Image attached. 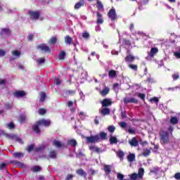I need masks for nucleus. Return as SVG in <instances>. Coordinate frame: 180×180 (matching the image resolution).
I'll return each instance as SVG.
<instances>
[{
    "label": "nucleus",
    "instance_id": "obj_4",
    "mask_svg": "<svg viewBox=\"0 0 180 180\" xmlns=\"http://www.w3.org/2000/svg\"><path fill=\"white\" fill-rule=\"evenodd\" d=\"M107 16H108L109 19H110L112 22H115V20H117V14H116V9L112 7V8L110 9L108 13H107Z\"/></svg>",
    "mask_w": 180,
    "mask_h": 180
},
{
    "label": "nucleus",
    "instance_id": "obj_3",
    "mask_svg": "<svg viewBox=\"0 0 180 180\" xmlns=\"http://www.w3.org/2000/svg\"><path fill=\"white\" fill-rule=\"evenodd\" d=\"M159 136L160 137V143L163 144H168V143H169V134L168 131L161 130L159 132Z\"/></svg>",
    "mask_w": 180,
    "mask_h": 180
},
{
    "label": "nucleus",
    "instance_id": "obj_25",
    "mask_svg": "<svg viewBox=\"0 0 180 180\" xmlns=\"http://www.w3.org/2000/svg\"><path fill=\"white\" fill-rule=\"evenodd\" d=\"M49 157L50 158H52V160H56V158H57V151L56 150H51V152H49Z\"/></svg>",
    "mask_w": 180,
    "mask_h": 180
},
{
    "label": "nucleus",
    "instance_id": "obj_44",
    "mask_svg": "<svg viewBox=\"0 0 180 180\" xmlns=\"http://www.w3.org/2000/svg\"><path fill=\"white\" fill-rule=\"evenodd\" d=\"M108 131H110V133H115V130H116V127L113 125H110L108 127Z\"/></svg>",
    "mask_w": 180,
    "mask_h": 180
},
{
    "label": "nucleus",
    "instance_id": "obj_15",
    "mask_svg": "<svg viewBox=\"0 0 180 180\" xmlns=\"http://www.w3.org/2000/svg\"><path fill=\"white\" fill-rule=\"evenodd\" d=\"M129 143L131 147H137L139 146V141L136 137H133L131 140L129 141Z\"/></svg>",
    "mask_w": 180,
    "mask_h": 180
},
{
    "label": "nucleus",
    "instance_id": "obj_31",
    "mask_svg": "<svg viewBox=\"0 0 180 180\" xmlns=\"http://www.w3.org/2000/svg\"><path fill=\"white\" fill-rule=\"evenodd\" d=\"M68 146H72V147H76V146L78 145V143H77V141L75 139H70L68 141Z\"/></svg>",
    "mask_w": 180,
    "mask_h": 180
},
{
    "label": "nucleus",
    "instance_id": "obj_51",
    "mask_svg": "<svg viewBox=\"0 0 180 180\" xmlns=\"http://www.w3.org/2000/svg\"><path fill=\"white\" fill-rule=\"evenodd\" d=\"M172 78H173L174 81H177V79H179V73L173 74Z\"/></svg>",
    "mask_w": 180,
    "mask_h": 180
},
{
    "label": "nucleus",
    "instance_id": "obj_39",
    "mask_svg": "<svg viewBox=\"0 0 180 180\" xmlns=\"http://www.w3.org/2000/svg\"><path fill=\"white\" fill-rule=\"evenodd\" d=\"M37 63L38 65H41L42 64H44L46 63V59L44 58H39L37 60Z\"/></svg>",
    "mask_w": 180,
    "mask_h": 180
},
{
    "label": "nucleus",
    "instance_id": "obj_35",
    "mask_svg": "<svg viewBox=\"0 0 180 180\" xmlns=\"http://www.w3.org/2000/svg\"><path fill=\"white\" fill-rule=\"evenodd\" d=\"M117 156L120 158V160H123L124 158V152L123 150H118Z\"/></svg>",
    "mask_w": 180,
    "mask_h": 180
},
{
    "label": "nucleus",
    "instance_id": "obj_63",
    "mask_svg": "<svg viewBox=\"0 0 180 180\" xmlns=\"http://www.w3.org/2000/svg\"><path fill=\"white\" fill-rule=\"evenodd\" d=\"M174 56L176 58H180V52H174Z\"/></svg>",
    "mask_w": 180,
    "mask_h": 180
},
{
    "label": "nucleus",
    "instance_id": "obj_37",
    "mask_svg": "<svg viewBox=\"0 0 180 180\" xmlns=\"http://www.w3.org/2000/svg\"><path fill=\"white\" fill-rule=\"evenodd\" d=\"M49 44H52V45L56 44L57 43V37H51L49 39Z\"/></svg>",
    "mask_w": 180,
    "mask_h": 180
},
{
    "label": "nucleus",
    "instance_id": "obj_26",
    "mask_svg": "<svg viewBox=\"0 0 180 180\" xmlns=\"http://www.w3.org/2000/svg\"><path fill=\"white\" fill-rule=\"evenodd\" d=\"M100 140H106L108 139V134L105 131H101L99 133Z\"/></svg>",
    "mask_w": 180,
    "mask_h": 180
},
{
    "label": "nucleus",
    "instance_id": "obj_34",
    "mask_svg": "<svg viewBox=\"0 0 180 180\" xmlns=\"http://www.w3.org/2000/svg\"><path fill=\"white\" fill-rule=\"evenodd\" d=\"M12 55L14 56V57L19 58L20 56H22V53H20L18 50L12 51Z\"/></svg>",
    "mask_w": 180,
    "mask_h": 180
},
{
    "label": "nucleus",
    "instance_id": "obj_48",
    "mask_svg": "<svg viewBox=\"0 0 180 180\" xmlns=\"http://www.w3.org/2000/svg\"><path fill=\"white\" fill-rule=\"evenodd\" d=\"M33 150H34V144H31L27 148V151L28 153H31L32 151H33Z\"/></svg>",
    "mask_w": 180,
    "mask_h": 180
},
{
    "label": "nucleus",
    "instance_id": "obj_27",
    "mask_svg": "<svg viewBox=\"0 0 180 180\" xmlns=\"http://www.w3.org/2000/svg\"><path fill=\"white\" fill-rule=\"evenodd\" d=\"M89 150H91V151H94V153H97L98 154L101 153V148H98L95 146H89Z\"/></svg>",
    "mask_w": 180,
    "mask_h": 180
},
{
    "label": "nucleus",
    "instance_id": "obj_20",
    "mask_svg": "<svg viewBox=\"0 0 180 180\" xmlns=\"http://www.w3.org/2000/svg\"><path fill=\"white\" fill-rule=\"evenodd\" d=\"M97 25H102L103 23V18L101 13H97V20H96Z\"/></svg>",
    "mask_w": 180,
    "mask_h": 180
},
{
    "label": "nucleus",
    "instance_id": "obj_30",
    "mask_svg": "<svg viewBox=\"0 0 180 180\" xmlns=\"http://www.w3.org/2000/svg\"><path fill=\"white\" fill-rule=\"evenodd\" d=\"M104 171L106 174V175H109L110 172H112V169H110V165H106L104 166Z\"/></svg>",
    "mask_w": 180,
    "mask_h": 180
},
{
    "label": "nucleus",
    "instance_id": "obj_43",
    "mask_svg": "<svg viewBox=\"0 0 180 180\" xmlns=\"http://www.w3.org/2000/svg\"><path fill=\"white\" fill-rule=\"evenodd\" d=\"M6 127H7V129H9L10 130H12V129H15V124L13 122H10V123L6 124Z\"/></svg>",
    "mask_w": 180,
    "mask_h": 180
},
{
    "label": "nucleus",
    "instance_id": "obj_62",
    "mask_svg": "<svg viewBox=\"0 0 180 180\" xmlns=\"http://www.w3.org/2000/svg\"><path fill=\"white\" fill-rule=\"evenodd\" d=\"M72 178H74V176H73L72 174H68V175L66 176L65 180H71V179H72Z\"/></svg>",
    "mask_w": 180,
    "mask_h": 180
},
{
    "label": "nucleus",
    "instance_id": "obj_55",
    "mask_svg": "<svg viewBox=\"0 0 180 180\" xmlns=\"http://www.w3.org/2000/svg\"><path fill=\"white\" fill-rule=\"evenodd\" d=\"M120 126L122 129H126V127H127V123H126L125 122H122L120 123Z\"/></svg>",
    "mask_w": 180,
    "mask_h": 180
},
{
    "label": "nucleus",
    "instance_id": "obj_28",
    "mask_svg": "<svg viewBox=\"0 0 180 180\" xmlns=\"http://www.w3.org/2000/svg\"><path fill=\"white\" fill-rule=\"evenodd\" d=\"M108 76L110 78H116V77H117V73L116 72V70H111L108 72Z\"/></svg>",
    "mask_w": 180,
    "mask_h": 180
},
{
    "label": "nucleus",
    "instance_id": "obj_38",
    "mask_svg": "<svg viewBox=\"0 0 180 180\" xmlns=\"http://www.w3.org/2000/svg\"><path fill=\"white\" fill-rule=\"evenodd\" d=\"M110 144H116L117 143V138L115 136H111L110 138Z\"/></svg>",
    "mask_w": 180,
    "mask_h": 180
},
{
    "label": "nucleus",
    "instance_id": "obj_52",
    "mask_svg": "<svg viewBox=\"0 0 180 180\" xmlns=\"http://www.w3.org/2000/svg\"><path fill=\"white\" fill-rule=\"evenodd\" d=\"M97 5H98V9H103V4H102V2L101 1L97 0Z\"/></svg>",
    "mask_w": 180,
    "mask_h": 180
},
{
    "label": "nucleus",
    "instance_id": "obj_7",
    "mask_svg": "<svg viewBox=\"0 0 180 180\" xmlns=\"http://www.w3.org/2000/svg\"><path fill=\"white\" fill-rule=\"evenodd\" d=\"M8 139H10V140H15V141H17L18 143H20V144H23V141L20 137H19L18 135L14 134H10L7 135Z\"/></svg>",
    "mask_w": 180,
    "mask_h": 180
},
{
    "label": "nucleus",
    "instance_id": "obj_56",
    "mask_svg": "<svg viewBox=\"0 0 180 180\" xmlns=\"http://www.w3.org/2000/svg\"><path fill=\"white\" fill-rule=\"evenodd\" d=\"M138 96H139V98L142 99V101H144L146 99V94H144L139 93L138 94Z\"/></svg>",
    "mask_w": 180,
    "mask_h": 180
},
{
    "label": "nucleus",
    "instance_id": "obj_59",
    "mask_svg": "<svg viewBox=\"0 0 180 180\" xmlns=\"http://www.w3.org/2000/svg\"><path fill=\"white\" fill-rule=\"evenodd\" d=\"M174 178L177 180H180V172H177L174 174Z\"/></svg>",
    "mask_w": 180,
    "mask_h": 180
},
{
    "label": "nucleus",
    "instance_id": "obj_33",
    "mask_svg": "<svg viewBox=\"0 0 180 180\" xmlns=\"http://www.w3.org/2000/svg\"><path fill=\"white\" fill-rule=\"evenodd\" d=\"M13 155L15 158H18V160H20V158H23V153L20 152L14 153Z\"/></svg>",
    "mask_w": 180,
    "mask_h": 180
},
{
    "label": "nucleus",
    "instance_id": "obj_12",
    "mask_svg": "<svg viewBox=\"0 0 180 180\" xmlns=\"http://www.w3.org/2000/svg\"><path fill=\"white\" fill-rule=\"evenodd\" d=\"M100 113L103 116H107L108 115H110V109L107 107H104L100 110Z\"/></svg>",
    "mask_w": 180,
    "mask_h": 180
},
{
    "label": "nucleus",
    "instance_id": "obj_21",
    "mask_svg": "<svg viewBox=\"0 0 180 180\" xmlns=\"http://www.w3.org/2000/svg\"><path fill=\"white\" fill-rule=\"evenodd\" d=\"M109 92H110V89H109V87H105L100 91V95H101V96H106Z\"/></svg>",
    "mask_w": 180,
    "mask_h": 180
},
{
    "label": "nucleus",
    "instance_id": "obj_40",
    "mask_svg": "<svg viewBox=\"0 0 180 180\" xmlns=\"http://www.w3.org/2000/svg\"><path fill=\"white\" fill-rule=\"evenodd\" d=\"M46 95L45 92H42L40 94V102H44V101H46Z\"/></svg>",
    "mask_w": 180,
    "mask_h": 180
},
{
    "label": "nucleus",
    "instance_id": "obj_2",
    "mask_svg": "<svg viewBox=\"0 0 180 180\" xmlns=\"http://www.w3.org/2000/svg\"><path fill=\"white\" fill-rule=\"evenodd\" d=\"M51 124V121L49 120L41 119L36 122V124L32 126V130L37 134H40L41 130L40 129V126H44V127H49Z\"/></svg>",
    "mask_w": 180,
    "mask_h": 180
},
{
    "label": "nucleus",
    "instance_id": "obj_22",
    "mask_svg": "<svg viewBox=\"0 0 180 180\" xmlns=\"http://www.w3.org/2000/svg\"><path fill=\"white\" fill-rule=\"evenodd\" d=\"M170 123L174 126H175L176 124H178V123H179V120L178 119V117L176 116L171 117Z\"/></svg>",
    "mask_w": 180,
    "mask_h": 180
},
{
    "label": "nucleus",
    "instance_id": "obj_19",
    "mask_svg": "<svg viewBox=\"0 0 180 180\" xmlns=\"http://www.w3.org/2000/svg\"><path fill=\"white\" fill-rule=\"evenodd\" d=\"M127 160L129 162H134L136 161V154L129 153L127 156Z\"/></svg>",
    "mask_w": 180,
    "mask_h": 180
},
{
    "label": "nucleus",
    "instance_id": "obj_23",
    "mask_svg": "<svg viewBox=\"0 0 180 180\" xmlns=\"http://www.w3.org/2000/svg\"><path fill=\"white\" fill-rule=\"evenodd\" d=\"M53 146H54L55 147H57V148H60V147H63V146H64V144H63V143L58 141L57 139H54L53 141Z\"/></svg>",
    "mask_w": 180,
    "mask_h": 180
},
{
    "label": "nucleus",
    "instance_id": "obj_49",
    "mask_svg": "<svg viewBox=\"0 0 180 180\" xmlns=\"http://www.w3.org/2000/svg\"><path fill=\"white\" fill-rule=\"evenodd\" d=\"M33 39H34V34H29L28 36L27 37V41H32Z\"/></svg>",
    "mask_w": 180,
    "mask_h": 180
},
{
    "label": "nucleus",
    "instance_id": "obj_50",
    "mask_svg": "<svg viewBox=\"0 0 180 180\" xmlns=\"http://www.w3.org/2000/svg\"><path fill=\"white\" fill-rule=\"evenodd\" d=\"M123 43L125 44V46H131V41L129 39H123Z\"/></svg>",
    "mask_w": 180,
    "mask_h": 180
},
{
    "label": "nucleus",
    "instance_id": "obj_46",
    "mask_svg": "<svg viewBox=\"0 0 180 180\" xmlns=\"http://www.w3.org/2000/svg\"><path fill=\"white\" fill-rule=\"evenodd\" d=\"M128 66H129V68H131V70H133V71H137L139 68L137 65L129 64Z\"/></svg>",
    "mask_w": 180,
    "mask_h": 180
},
{
    "label": "nucleus",
    "instance_id": "obj_5",
    "mask_svg": "<svg viewBox=\"0 0 180 180\" xmlns=\"http://www.w3.org/2000/svg\"><path fill=\"white\" fill-rule=\"evenodd\" d=\"M86 143H98L101 140L99 134H96L94 136H86Z\"/></svg>",
    "mask_w": 180,
    "mask_h": 180
},
{
    "label": "nucleus",
    "instance_id": "obj_13",
    "mask_svg": "<svg viewBox=\"0 0 180 180\" xmlns=\"http://www.w3.org/2000/svg\"><path fill=\"white\" fill-rule=\"evenodd\" d=\"M14 96L15 98H23L26 96V92L24 91H17L14 93Z\"/></svg>",
    "mask_w": 180,
    "mask_h": 180
},
{
    "label": "nucleus",
    "instance_id": "obj_58",
    "mask_svg": "<svg viewBox=\"0 0 180 180\" xmlns=\"http://www.w3.org/2000/svg\"><path fill=\"white\" fill-rule=\"evenodd\" d=\"M128 133H129V134H136V131L131 128H129L128 129Z\"/></svg>",
    "mask_w": 180,
    "mask_h": 180
},
{
    "label": "nucleus",
    "instance_id": "obj_18",
    "mask_svg": "<svg viewBox=\"0 0 180 180\" xmlns=\"http://www.w3.org/2000/svg\"><path fill=\"white\" fill-rule=\"evenodd\" d=\"M73 41L74 39H72V37H71L70 35H67L65 37V44H68L69 46H70V44H72Z\"/></svg>",
    "mask_w": 180,
    "mask_h": 180
},
{
    "label": "nucleus",
    "instance_id": "obj_10",
    "mask_svg": "<svg viewBox=\"0 0 180 180\" xmlns=\"http://www.w3.org/2000/svg\"><path fill=\"white\" fill-rule=\"evenodd\" d=\"M123 101L124 105H127V103H139V100L136 98H124Z\"/></svg>",
    "mask_w": 180,
    "mask_h": 180
},
{
    "label": "nucleus",
    "instance_id": "obj_61",
    "mask_svg": "<svg viewBox=\"0 0 180 180\" xmlns=\"http://www.w3.org/2000/svg\"><path fill=\"white\" fill-rule=\"evenodd\" d=\"M169 133H170V134H172V131H174V127L170 126L168 129H167Z\"/></svg>",
    "mask_w": 180,
    "mask_h": 180
},
{
    "label": "nucleus",
    "instance_id": "obj_11",
    "mask_svg": "<svg viewBox=\"0 0 180 180\" xmlns=\"http://www.w3.org/2000/svg\"><path fill=\"white\" fill-rule=\"evenodd\" d=\"M0 36L4 39L5 36H11V30L9 28H3L0 32Z\"/></svg>",
    "mask_w": 180,
    "mask_h": 180
},
{
    "label": "nucleus",
    "instance_id": "obj_53",
    "mask_svg": "<svg viewBox=\"0 0 180 180\" xmlns=\"http://www.w3.org/2000/svg\"><path fill=\"white\" fill-rule=\"evenodd\" d=\"M150 102H155V103H158V102H160V99L157 97H153L152 98H150Z\"/></svg>",
    "mask_w": 180,
    "mask_h": 180
},
{
    "label": "nucleus",
    "instance_id": "obj_1",
    "mask_svg": "<svg viewBox=\"0 0 180 180\" xmlns=\"http://www.w3.org/2000/svg\"><path fill=\"white\" fill-rule=\"evenodd\" d=\"M143 176H144V168L140 167L138 170L137 173H133L129 176V179H124V175L122 174V173H117V178L118 180H136V179H143Z\"/></svg>",
    "mask_w": 180,
    "mask_h": 180
},
{
    "label": "nucleus",
    "instance_id": "obj_57",
    "mask_svg": "<svg viewBox=\"0 0 180 180\" xmlns=\"http://www.w3.org/2000/svg\"><path fill=\"white\" fill-rule=\"evenodd\" d=\"M20 122L23 123L25 120H26V115H23L22 114L20 115Z\"/></svg>",
    "mask_w": 180,
    "mask_h": 180
},
{
    "label": "nucleus",
    "instance_id": "obj_9",
    "mask_svg": "<svg viewBox=\"0 0 180 180\" xmlns=\"http://www.w3.org/2000/svg\"><path fill=\"white\" fill-rule=\"evenodd\" d=\"M101 104L102 108H108L109 106H112V100L110 98H104L101 102Z\"/></svg>",
    "mask_w": 180,
    "mask_h": 180
},
{
    "label": "nucleus",
    "instance_id": "obj_42",
    "mask_svg": "<svg viewBox=\"0 0 180 180\" xmlns=\"http://www.w3.org/2000/svg\"><path fill=\"white\" fill-rule=\"evenodd\" d=\"M10 164H15V165H18V167H23V163L16 160H11Z\"/></svg>",
    "mask_w": 180,
    "mask_h": 180
},
{
    "label": "nucleus",
    "instance_id": "obj_36",
    "mask_svg": "<svg viewBox=\"0 0 180 180\" xmlns=\"http://www.w3.org/2000/svg\"><path fill=\"white\" fill-rule=\"evenodd\" d=\"M31 171H32V172H39L41 171V167L40 166H34L31 169Z\"/></svg>",
    "mask_w": 180,
    "mask_h": 180
},
{
    "label": "nucleus",
    "instance_id": "obj_6",
    "mask_svg": "<svg viewBox=\"0 0 180 180\" xmlns=\"http://www.w3.org/2000/svg\"><path fill=\"white\" fill-rule=\"evenodd\" d=\"M38 50H41V51H44L45 53H51V49L50 46L46 45V44H41L37 46Z\"/></svg>",
    "mask_w": 180,
    "mask_h": 180
},
{
    "label": "nucleus",
    "instance_id": "obj_47",
    "mask_svg": "<svg viewBox=\"0 0 180 180\" xmlns=\"http://www.w3.org/2000/svg\"><path fill=\"white\" fill-rule=\"evenodd\" d=\"M53 84L54 85H60L61 84V80L57 77H55L53 79Z\"/></svg>",
    "mask_w": 180,
    "mask_h": 180
},
{
    "label": "nucleus",
    "instance_id": "obj_32",
    "mask_svg": "<svg viewBox=\"0 0 180 180\" xmlns=\"http://www.w3.org/2000/svg\"><path fill=\"white\" fill-rule=\"evenodd\" d=\"M67 53H65V51H62L59 53L58 55V59L62 60H65V56Z\"/></svg>",
    "mask_w": 180,
    "mask_h": 180
},
{
    "label": "nucleus",
    "instance_id": "obj_16",
    "mask_svg": "<svg viewBox=\"0 0 180 180\" xmlns=\"http://www.w3.org/2000/svg\"><path fill=\"white\" fill-rule=\"evenodd\" d=\"M134 60H136V57L131 54L127 55L124 58L126 63H133Z\"/></svg>",
    "mask_w": 180,
    "mask_h": 180
},
{
    "label": "nucleus",
    "instance_id": "obj_17",
    "mask_svg": "<svg viewBox=\"0 0 180 180\" xmlns=\"http://www.w3.org/2000/svg\"><path fill=\"white\" fill-rule=\"evenodd\" d=\"M157 53H158V48L157 47H153L151 48L150 51L148 53V56L149 57H154V56H155V54H157Z\"/></svg>",
    "mask_w": 180,
    "mask_h": 180
},
{
    "label": "nucleus",
    "instance_id": "obj_54",
    "mask_svg": "<svg viewBox=\"0 0 180 180\" xmlns=\"http://www.w3.org/2000/svg\"><path fill=\"white\" fill-rule=\"evenodd\" d=\"M65 94L67 95H74L75 94V90H68L66 91Z\"/></svg>",
    "mask_w": 180,
    "mask_h": 180
},
{
    "label": "nucleus",
    "instance_id": "obj_24",
    "mask_svg": "<svg viewBox=\"0 0 180 180\" xmlns=\"http://www.w3.org/2000/svg\"><path fill=\"white\" fill-rule=\"evenodd\" d=\"M84 5H85V1L80 0L75 5V9H79V8H82V6H84Z\"/></svg>",
    "mask_w": 180,
    "mask_h": 180
},
{
    "label": "nucleus",
    "instance_id": "obj_14",
    "mask_svg": "<svg viewBox=\"0 0 180 180\" xmlns=\"http://www.w3.org/2000/svg\"><path fill=\"white\" fill-rule=\"evenodd\" d=\"M76 174L79 175V176H82V178L86 179V172H84L83 169H78L76 170Z\"/></svg>",
    "mask_w": 180,
    "mask_h": 180
},
{
    "label": "nucleus",
    "instance_id": "obj_45",
    "mask_svg": "<svg viewBox=\"0 0 180 180\" xmlns=\"http://www.w3.org/2000/svg\"><path fill=\"white\" fill-rule=\"evenodd\" d=\"M82 36L83 37V39H85L86 40H88V39H89V37H91V36L89 35V33L84 32L82 34Z\"/></svg>",
    "mask_w": 180,
    "mask_h": 180
},
{
    "label": "nucleus",
    "instance_id": "obj_41",
    "mask_svg": "<svg viewBox=\"0 0 180 180\" xmlns=\"http://www.w3.org/2000/svg\"><path fill=\"white\" fill-rule=\"evenodd\" d=\"M47 110L44 108H39L38 110V114L41 116H43L44 115H46Z\"/></svg>",
    "mask_w": 180,
    "mask_h": 180
},
{
    "label": "nucleus",
    "instance_id": "obj_60",
    "mask_svg": "<svg viewBox=\"0 0 180 180\" xmlns=\"http://www.w3.org/2000/svg\"><path fill=\"white\" fill-rule=\"evenodd\" d=\"M121 117L123 119H126V117H127V115H126V111H122L121 112Z\"/></svg>",
    "mask_w": 180,
    "mask_h": 180
},
{
    "label": "nucleus",
    "instance_id": "obj_8",
    "mask_svg": "<svg viewBox=\"0 0 180 180\" xmlns=\"http://www.w3.org/2000/svg\"><path fill=\"white\" fill-rule=\"evenodd\" d=\"M28 15H30L31 19L34 20H37L40 18V13L39 11H28Z\"/></svg>",
    "mask_w": 180,
    "mask_h": 180
},
{
    "label": "nucleus",
    "instance_id": "obj_29",
    "mask_svg": "<svg viewBox=\"0 0 180 180\" xmlns=\"http://www.w3.org/2000/svg\"><path fill=\"white\" fill-rule=\"evenodd\" d=\"M150 154H151V150L148 148H145L141 155H143V157H148Z\"/></svg>",
    "mask_w": 180,
    "mask_h": 180
},
{
    "label": "nucleus",
    "instance_id": "obj_64",
    "mask_svg": "<svg viewBox=\"0 0 180 180\" xmlns=\"http://www.w3.org/2000/svg\"><path fill=\"white\" fill-rule=\"evenodd\" d=\"M6 165H8V164L6 163H2L0 165V169H4V168H5V167H6Z\"/></svg>",
    "mask_w": 180,
    "mask_h": 180
}]
</instances>
